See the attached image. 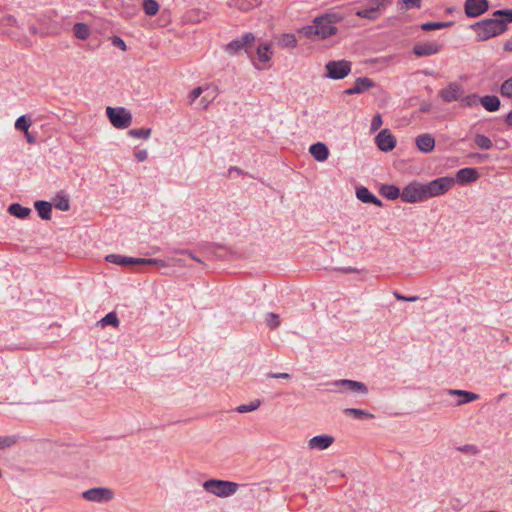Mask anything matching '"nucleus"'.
Wrapping results in <instances>:
<instances>
[{
	"mask_svg": "<svg viewBox=\"0 0 512 512\" xmlns=\"http://www.w3.org/2000/svg\"><path fill=\"white\" fill-rule=\"evenodd\" d=\"M31 126V120L28 119L25 115L20 116L15 122V128L17 130L23 131L27 133V130Z\"/></svg>",
	"mask_w": 512,
	"mask_h": 512,
	"instance_id": "nucleus-36",
	"label": "nucleus"
},
{
	"mask_svg": "<svg viewBox=\"0 0 512 512\" xmlns=\"http://www.w3.org/2000/svg\"><path fill=\"white\" fill-rule=\"evenodd\" d=\"M255 40V36L252 33H246L241 38L231 41L226 46V51L230 54H234L252 43Z\"/></svg>",
	"mask_w": 512,
	"mask_h": 512,
	"instance_id": "nucleus-17",
	"label": "nucleus"
},
{
	"mask_svg": "<svg viewBox=\"0 0 512 512\" xmlns=\"http://www.w3.org/2000/svg\"><path fill=\"white\" fill-rule=\"evenodd\" d=\"M354 85L356 87L357 92L360 94L372 88L374 86V83L370 78L359 77L355 80Z\"/></svg>",
	"mask_w": 512,
	"mask_h": 512,
	"instance_id": "nucleus-29",
	"label": "nucleus"
},
{
	"mask_svg": "<svg viewBox=\"0 0 512 512\" xmlns=\"http://www.w3.org/2000/svg\"><path fill=\"white\" fill-rule=\"evenodd\" d=\"M503 48L507 52H512V40H508L504 43Z\"/></svg>",
	"mask_w": 512,
	"mask_h": 512,
	"instance_id": "nucleus-50",
	"label": "nucleus"
},
{
	"mask_svg": "<svg viewBox=\"0 0 512 512\" xmlns=\"http://www.w3.org/2000/svg\"><path fill=\"white\" fill-rule=\"evenodd\" d=\"M471 157H475V158H478L480 160L482 159H487L488 158V155H481V154H478V153H473V154H470Z\"/></svg>",
	"mask_w": 512,
	"mask_h": 512,
	"instance_id": "nucleus-54",
	"label": "nucleus"
},
{
	"mask_svg": "<svg viewBox=\"0 0 512 512\" xmlns=\"http://www.w3.org/2000/svg\"><path fill=\"white\" fill-rule=\"evenodd\" d=\"M203 488L217 497L226 498L236 493L238 484L227 480L209 479L203 483Z\"/></svg>",
	"mask_w": 512,
	"mask_h": 512,
	"instance_id": "nucleus-4",
	"label": "nucleus"
},
{
	"mask_svg": "<svg viewBox=\"0 0 512 512\" xmlns=\"http://www.w3.org/2000/svg\"><path fill=\"white\" fill-rule=\"evenodd\" d=\"M488 8V0H466L464 5L466 15L471 18L482 15Z\"/></svg>",
	"mask_w": 512,
	"mask_h": 512,
	"instance_id": "nucleus-11",
	"label": "nucleus"
},
{
	"mask_svg": "<svg viewBox=\"0 0 512 512\" xmlns=\"http://www.w3.org/2000/svg\"><path fill=\"white\" fill-rule=\"evenodd\" d=\"M357 198L363 203H373L376 206H381L382 202L375 197L366 187H359L356 190Z\"/></svg>",
	"mask_w": 512,
	"mask_h": 512,
	"instance_id": "nucleus-20",
	"label": "nucleus"
},
{
	"mask_svg": "<svg viewBox=\"0 0 512 512\" xmlns=\"http://www.w3.org/2000/svg\"><path fill=\"white\" fill-rule=\"evenodd\" d=\"M395 296H396L397 299L404 300V301H406V298H407V297H404L403 295H399L397 293L395 294Z\"/></svg>",
	"mask_w": 512,
	"mask_h": 512,
	"instance_id": "nucleus-58",
	"label": "nucleus"
},
{
	"mask_svg": "<svg viewBox=\"0 0 512 512\" xmlns=\"http://www.w3.org/2000/svg\"><path fill=\"white\" fill-rule=\"evenodd\" d=\"M474 142L481 149H490L493 146L490 138L483 134H476L474 137Z\"/></svg>",
	"mask_w": 512,
	"mask_h": 512,
	"instance_id": "nucleus-30",
	"label": "nucleus"
},
{
	"mask_svg": "<svg viewBox=\"0 0 512 512\" xmlns=\"http://www.w3.org/2000/svg\"><path fill=\"white\" fill-rule=\"evenodd\" d=\"M143 9L149 16H154L159 11V5L155 0H144Z\"/></svg>",
	"mask_w": 512,
	"mask_h": 512,
	"instance_id": "nucleus-31",
	"label": "nucleus"
},
{
	"mask_svg": "<svg viewBox=\"0 0 512 512\" xmlns=\"http://www.w3.org/2000/svg\"><path fill=\"white\" fill-rule=\"evenodd\" d=\"M334 441L335 439L333 436L323 434L310 438L307 445L311 450L323 451L328 449L334 443Z\"/></svg>",
	"mask_w": 512,
	"mask_h": 512,
	"instance_id": "nucleus-14",
	"label": "nucleus"
},
{
	"mask_svg": "<svg viewBox=\"0 0 512 512\" xmlns=\"http://www.w3.org/2000/svg\"><path fill=\"white\" fill-rule=\"evenodd\" d=\"M441 49L442 46L436 41L421 42L414 45L413 53L419 57H426L439 53Z\"/></svg>",
	"mask_w": 512,
	"mask_h": 512,
	"instance_id": "nucleus-12",
	"label": "nucleus"
},
{
	"mask_svg": "<svg viewBox=\"0 0 512 512\" xmlns=\"http://www.w3.org/2000/svg\"><path fill=\"white\" fill-rule=\"evenodd\" d=\"M31 31H32L33 33H35V32H36V28H35V27H32V28H31Z\"/></svg>",
	"mask_w": 512,
	"mask_h": 512,
	"instance_id": "nucleus-60",
	"label": "nucleus"
},
{
	"mask_svg": "<svg viewBox=\"0 0 512 512\" xmlns=\"http://www.w3.org/2000/svg\"><path fill=\"white\" fill-rule=\"evenodd\" d=\"M478 178V172L475 168H463L457 172V179L461 182H473Z\"/></svg>",
	"mask_w": 512,
	"mask_h": 512,
	"instance_id": "nucleus-22",
	"label": "nucleus"
},
{
	"mask_svg": "<svg viewBox=\"0 0 512 512\" xmlns=\"http://www.w3.org/2000/svg\"><path fill=\"white\" fill-rule=\"evenodd\" d=\"M380 191L384 197L390 200L397 199L399 196L401 197L399 188L394 185H383Z\"/></svg>",
	"mask_w": 512,
	"mask_h": 512,
	"instance_id": "nucleus-25",
	"label": "nucleus"
},
{
	"mask_svg": "<svg viewBox=\"0 0 512 512\" xmlns=\"http://www.w3.org/2000/svg\"><path fill=\"white\" fill-rule=\"evenodd\" d=\"M495 18H487L471 25L476 32L477 41H486L507 30V22H512V9L496 10Z\"/></svg>",
	"mask_w": 512,
	"mask_h": 512,
	"instance_id": "nucleus-1",
	"label": "nucleus"
},
{
	"mask_svg": "<svg viewBox=\"0 0 512 512\" xmlns=\"http://www.w3.org/2000/svg\"><path fill=\"white\" fill-rule=\"evenodd\" d=\"M480 103L489 112L497 111L500 108V100L494 95L480 97Z\"/></svg>",
	"mask_w": 512,
	"mask_h": 512,
	"instance_id": "nucleus-21",
	"label": "nucleus"
},
{
	"mask_svg": "<svg viewBox=\"0 0 512 512\" xmlns=\"http://www.w3.org/2000/svg\"><path fill=\"white\" fill-rule=\"evenodd\" d=\"M383 121H382V116L378 113L376 114L373 118H372V121H371V131L372 132H375L377 131L381 125H382Z\"/></svg>",
	"mask_w": 512,
	"mask_h": 512,
	"instance_id": "nucleus-44",
	"label": "nucleus"
},
{
	"mask_svg": "<svg viewBox=\"0 0 512 512\" xmlns=\"http://www.w3.org/2000/svg\"><path fill=\"white\" fill-rule=\"evenodd\" d=\"M82 496L92 502H106L113 498V491L109 488L97 487L86 490Z\"/></svg>",
	"mask_w": 512,
	"mask_h": 512,
	"instance_id": "nucleus-10",
	"label": "nucleus"
},
{
	"mask_svg": "<svg viewBox=\"0 0 512 512\" xmlns=\"http://www.w3.org/2000/svg\"><path fill=\"white\" fill-rule=\"evenodd\" d=\"M462 95H463L462 87L458 83H455V82L450 83L447 87L443 88L439 92V96L445 102L456 101V100L460 99Z\"/></svg>",
	"mask_w": 512,
	"mask_h": 512,
	"instance_id": "nucleus-15",
	"label": "nucleus"
},
{
	"mask_svg": "<svg viewBox=\"0 0 512 512\" xmlns=\"http://www.w3.org/2000/svg\"><path fill=\"white\" fill-rule=\"evenodd\" d=\"M18 441V437L14 435L0 436V449L13 446Z\"/></svg>",
	"mask_w": 512,
	"mask_h": 512,
	"instance_id": "nucleus-39",
	"label": "nucleus"
},
{
	"mask_svg": "<svg viewBox=\"0 0 512 512\" xmlns=\"http://www.w3.org/2000/svg\"><path fill=\"white\" fill-rule=\"evenodd\" d=\"M99 323H101L102 326L112 325L117 327L119 325V320L115 312H110L105 317H103Z\"/></svg>",
	"mask_w": 512,
	"mask_h": 512,
	"instance_id": "nucleus-38",
	"label": "nucleus"
},
{
	"mask_svg": "<svg viewBox=\"0 0 512 512\" xmlns=\"http://www.w3.org/2000/svg\"><path fill=\"white\" fill-rule=\"evenodd\" d=\"M455 181L451 177H441L423 184L425 198L436 197L452 188Z\"/></svg>",
	"mask_w": 512,
	"mask_h": 512,
	"instance_id": "nucleus-5",
	"label": "nucleus"
},
{
	"mask_svg": "<svg viewBox=\"0 0 512 512\" xmlns=\"http://www.w3.org/2000/svg\"><path fill=\"white\" fill-rule=\"evenodd\" d=\"M421 110H422V112H427V110H428V107H426V106H423Z\"/></svg>",
	"mask_w": 512,
	"mask_h": 512,
	"instance_id": "nucleus-59",
	"label": "nucleus"
},
{
	"mask_svg": "<svg viewBox=\"0 0 512 512\" xmlns=\"http://www.w3.org/2000/svg\"><path fill=\"white\" fill-rule=\"evenodd\" d=\"M271 50L269 45L259 46L257 49V55L261 62H268L271 58Z\"/></svg>",
	"mask_w": 512,
	"mask_h": 512,
	"instance_id": "nucleus-35",
	"label": "nucleus"
},
{
	"mask_svg": "<svg viewBox=\"0 0 512 512\" xmlns=\"http://www.w3.org/2000/svg\"><path fill=\"white\" fill-rule=\"evenodd\" d=\"M272 378H281V379H289L290 375L288 373H273L270 375Z\"/></svg>",
	"mask_w": 512,
	"mask_h": 512,
	"instance_id": "nucleus-49",
	"label": "nucleus"
},
{
	"mask_svg": "<svg viewBox=\"0 0 512 512\" xmlns=\"http://www.w3.org/2000/svg\"><path fill=\"white\" fill-rule=\"evenodd\" d=\"M25 136H26V139H27V141H28L29 143H31V144L35 143V141H36V140H35V137H34V136H32V135L29 133V131H28V130H27V133H25Z\"/></svg>",
	"mask_w": 512,
	"mask_h": 512,
	"instance_id": "nucleus-53",
	"label": "nucleus"
},
{
	"mask_svg": "<svg viewBox=\"0 0 512 512\" xmlns=\"http://www.w3.org/2000/svg\"><path fill=\"white\" fill-rule=\"evenodd\" d=\"M309 151L315 160L319 162L325 161L329 156V150L327 146L322 142L312 144L309 148Z\"/></svg>",
	"mask_w": 512,
	"mask_h": 512,
	"instance_id": "nucleus-19",
	"label": "nucleus"
},
{
	"mask_svg": "<svg viewBox=\"0 0 512 512\" xmlns=\"http://www.w3.org/2000/svg\"><path fill=\"white\" fill-rule=\"evenodd\" d=\"M337 21H339V17L336 14H324L316 17L312 25L303 27L301 32L307 38L316 37L323 40L337 33L338 29L335 26Z\"/></svg>",
	"mask_w": 512,
	"mask_h": 512,
	"instance_id": "nucleus-2",
	"label": "nucleus"
},
{
	"mask_svg": "<svg viewBox=\"0 0 512 512\" xmlns=\"http://www.w3.org/2000/svg\"><path fill=\"white\" fill-rule=\"evenodd\" d=\"M417 299H418V297L413 296V297H408V298H406V301L414 302V301H416Z\"/></svg>",
	"mask_w": 512,
	"mask_h": 512,
	"instance_id": "nucleus-57",
	"label": "nucleus"
},
{
	"mask_svg": "<svg viewBox=\"0 0 512 512\" xmlns=\"http://www.w3.org/2000/svg\"><path fill=\"white\" fill-rule=\"evenodd\" d=\"M106 114L111 124L117 129H125L131 125L132 115L124 107H111L106 108Z\"/></svg>",
	"mask_w": 512,
	"mask_h": 512,
	"instance_id": "nucleus-6",
	"label": "nucleus"
},
{
	"mask_svg": "<svg viewBox=\"0 0 512 512\" xmlns=\"http://www.w3.org/2000/svg\"><path fill=\"white\" fill-rule=\"evenodd\" d=\"M326 76L331 79L340 80L345 78L351 71V62L347 60L329 61L325 65Z\"/></svg>",
	"mask_w": 512,
	"mask_h": 512,
	"instance_id": "nucleus-7",
	"label": "nucleus"
},
{
	"mask_svg": "<svg viewBox=\"0 0 512 512\" xmlns=\"http://www.w3.org/2000/svg\"><path fill=\"white\" fill-rule=\"evenodd\" d=\"M54 206L61 211H68L70 209V202L67 195L58 193L54 198Z\"/></svg>",
	"mask_w": 512,
	"mask_h": 512,
	"instance_id": "nucleus-28",
	"label": "nucleus"
},
{
	"mask_svg": "<svg viewBox=\"0 0 512 512\" xmlns=\"http://www.w3.org/2000/svg\"><path fill=\"white\" fill-rule=\"evenodd\" d=\"M8 212L13 216L22 219L31 213V209L28 207H23L18 203H13L8 207Z\"/></svg>",
	"mask_w": 512,
	"mask_h": 512,
	"instance_id": "nucleus-24",
	"label": "nucleus"
},
{
	"mask_svg": "<svg viewBox=\"0 0 512 512\" xmlns=\"http://www.w3.org/2000/svg\"><path fill=\"white\" fill-rule=\"evenodd\" d=\"M449 394L450 395L462 396L464 398L463 400L458 402V405L463 404V403H467V402H471V401L477 400L479 398L478 394H475V393H472V392H468V391H464V390H453V389H451V390H449Z\"/></svg>",
	"mask_w": 512,
	"mask_h": 512,
	"instance_id": "nucleus-27",
	"label": "nucleus"
},
{
	"mask_svg": "<svg viewBox=\"0 0 512 512\" xmlns=\"http://www.w3.org/2000/svg\"><path fill=\"white\" fill-rule=\"evenodd\" d=\"M415 142H416L417 148L421 152H424V153H429V152L433 151V149L435 147V139L433 138L432 135H430L428 133L419 135L416 138Z\"/></svg>",
	"mask_w": 512,
	"mask_h": 512,
	"instance_id": "nucleus-18",
	"label": "nucleus"
},
{
	"mask_svg": "<svg viewBox=\"0 0 512 512\" xmlns=\"http://www.w3.org/2000/svg\"><path fill=\"white\" fill-rule=\"evenodd\" d=\"M335 386H343L346 390H349L353 393L366 395L368 393V388L363 382L349 380V379H340L334 382Z\"/></svg>",
	"mask_w": 512,
	"mask_h": 512,
	"instance_id": "nucleus-16",
	"label": "nucleus"
},
{
	"mask_svg": "<svg viewBox=\"0 0 512 512\" xmlns=\"http://www.w3.org/2000/svg\"><path fill=\"white\" fill-rule=\"evenodd\" d=\"M500 93L503 97L512 98V77L506 79L501 84Z\"/></svg>",
	"mask_w": 512,
	"mask_h": 512,
	"instance_id": "nucleus-37",
	"label": "nucleus"
},
{
	"mask_svg": "<svg viewBox=\"0 0 512 512\" xmlns=\"http://www.w3.org/2000/svg\"><path fill=\"white\" fill-rule=\"evenodd\" d=\"M266 323L271 329H275L280 325L279 315L275 313H268L266 316Z\"/></svg>",
	"mask_w": 512,
	"mask_h": 512,
	"instance_id": "nucleus-43",
	"label": "nucleus"
},
{
	"mask_svg": "<svg viewBox=\"0 0 512 512\" xmlns=\"http://www.w3.org/2000/svg\"><path fill=\"white\" fill-rule=\"evenodd\" d=\"M111 42L115 47L120 48L122 51H126L127 47H126L125 42L122 40V38H120L118 36H113L111 39Z\"/></svg>",
	"mask_w": 512,
	"mask_h": 512,
	"instance_id": "nucleus-46",
	"label": "nucleus"
},
{
	"mask_svg": "<svg viewBox=\"0 0 512 512\" xmlns=\"http://www.w3.org/2000/svg\"><path fill=\"white\" fill-rule=\"evenodd\" d=\"M75 37L86 40L90 36V28L85 23H76L73 27Z\"/></svg>",
	"mask_w": 512,
	"mask_h": 512,
	"instance_id": "nucleus-26",
	"label": "nucleus"
},
{
	"mask_svg": "<svg viewBox=\"0 0 512 512\" xmlns=\"http://www.w3.org/2000/svg\"><path fill=\"white\" fill-rule=\"evenodd\" d=\"M462 105L466 107H474L478 103H480V97H478L476 94H470L468 96H465L461 99Z\"/></svg>",
	"mask_w": 512,
	"mask_h": 512,
	"instance_id": "nucleus-41",
	"label": "nucleus"
},
{
	"mask_svg": "<svg viewBox=\"0 0 512 512\" xmlns=\"http://www.w3.org/2000/svg\"><path fill=\"white\" fill-rule=\"evenodd\" d=\"M401 199L406 203H415L426 200L423 184L411 182L401 192Z\"/></svg>",
	"mask_w": 512,
	"mask_h": 512,
	"instance_id": "nucleus-8",
	"label": "nucleus"
},
{
	"mask_svg": "<svg viewBox=\"0 0 512 512\" xmlns=\"http://www.w3.org/2000/svg\"><path fill=\"white\" fill-rule=\"evenodd\" d=\"M461 451H464V452H470V451H475L474 447L473 446H470V445H466L464 446L463 448H460Z\"/></svg>",
	"mask_w": 512,
	"mask_h": 512,
	"instance_id": "nucleus-55",
	"label": "nucleus"
},
{
	"mask_svg": "<svg viewBox=\"0 0 512 512\" xmlns=\"http://www.w3.org/2000/svg\"><path fill=\"white\" fill-rule=\"evenodd\" d=\"M345 414L352 415L355 418H361V417H369L373 418V414H370L364 410L357 409V408H347L344 410Z\"/></svg>",
	"mask_w": 512,
	"mask_h": 512,
	"instance_id": "nucleus-40",
	"label": "nucleus"
},
{
	"mask_svg": "<svg viewBox=\"0 0 512 512\" xmlns=\"http://www.w3.org/2000/svg\"><path fill=\"white\" fill-rule=\"evenodd\" d=\"M106 260L119 264V265H134V264H160L164 266V262L158 259H147V258H129L121 255L110 254L106 256Z\"/></svg>",
	"mask_w": 512,
	"mask_h": 512,
	"instance_id": "nucleus-9",
	"label": "nucleus"
},
{
	"mask_svg": "<svg viewBox=\"0 0 512 512\" xmlns=\"http://www.w3.org/2000/svg\"><path fill=\"white\" fill-rule=\"evenodd\" d=\"M392 4V0H366L363 7L356 11V16L371 21H375L381 17L388 6Z\"/></svg>",
	"mask_w": 512,
	"mask_h": 512,
	"instance_id": "nucleus-3",
	"label": "nucleus"
},
{
	"mask_svg": "<svg viewBox=\"0 0 512 512\" xmlns=\"http://www.w3.org/2000/svg\"><path fill=\"white\" fill-rule=\"evenodd\" d=\"M207 105H208V101L206 100V97H203V99L200 102V106L202 108H205V107H207Z\"/></svg>",
	"mask_w": 512,
	"mask_h": 512,
	"instance_id": "nucleus-56",
	"label": "nucleus"
},
{
	"mask_svg": "<svg viewBox=\"0 0 512 512\" xmlns=\"http://www.w3.org/2000/svg\"><path fill=\"white\" fill-rule=\"evenodd\" d=\"M151 128L130 129L128 134L134 138L148 139L151 135Z\"/></svg>",
	"mask_w": 512,
	"mask_h": 512,
	"instance_id": "nucleus-33",
	"label": "nucleus"
},
{
	"mask_svg": "<svg viewBox=\"0 0 512 512\" xmlns=\"http://www.w3.org/2000/svg\"><path fill=\"white\" fill-rule=\"evenodd\" d=\"M35 208L42 219L49 220L51 218L52 206L49 202L37 201L35 202Z\"/></svg>",
	"mask_w": 512,
	"mask_h": 512,
	"instance_id": "nucleus-23",
	"label": "nucleus"
},
{
	"mask_svg": "<svg viewBox=\"0 0 512 512\" xmlns=\"http://www.w3.org/2000/svg\"><path fill=\"white\" fill-rule=\"evenodd\" d=\"M280 41L285 47L294 48L297 45V39L294 34H285Z\"/></svg>",
	"mask_w": 512,
	"mask_h": 512,
	"instance_id": "nucleus-42",
	"label": "nucleus"
},
{
	"mask_svg": "<svg viewBox=\"0 0 512 512\" xmlns=\"http://www.w3.org/2000/svg\"><path fill=\"white\" fill-rule=\"evenodd\" d=\"M261 405V401L256 399V400H253L252 402H250L249 404H243V405H240L236 408V411L239 412V413H247V412H251V411H254L256 409H258Z\"/></svg>",
	"mask_w": 512,
	"mask_h": 512,
	"instance_id": "nucleus-34",
	"label": "nucleus"
},
{
	"mask_svg": "<svg viewBox=\"0 0 512 512\" xmlns=\"http://www.w3.org/2000/svg\"><path fill=\"white\" fill-rule=\"evenodd\" d=\"M135 158L139 161V162H143L147 159L148 157V153H147V150L145 149H142V150H138L135 152Z\"/></svg>",
	"mask_w": 512,
	"mask_h": 512,
	"instance_id": "nucleus-48",
	"label": "nucleus"
},
{
	"mask_svg": "<svg viewBox=\"0 0 512 512\" xmlns=\"http://www.w3.org/2000/svg\"><path fill=\"white\" fill-rule=\"evenodd\" d=\"M452 22H426L421 25L422 30L430 31L451 26Z\"/></svg>",
	"mask_w": 512,
	"mask_h": 512,
	"instance_id": "nucleus-32",
	"label": "nucleus"
},
{
	"mask_svg": "<svg viewBox=\"0 0 512 512\" xmlns=\"http://www.w3.org/2000/svg\"><path fill=\"white\" fill-rule=\"evenodd\" d=\"M375 140L378 148L384 152L391 151L396 145V139L388 129L381 130Z\"/></svg>",
	"mask_w": 512,
	"mask_h": 512,
	"instance_id": "nucleus-13",
	"label": "nucleus"
},
{
	"mask_svg": "<svg viewBox=\"0 0 512 512\" xmlns=\"http://www.w3.org/2000/svg\"><path fill=\"white\" fill-rule=\"evenodd\" d=\"M203 92V89L202 87H196L194 88L190 95H189V98H190V102L193 103Z\"/></svg>",
	"mask_w": 512,
	"mask_h": 512,
	"instance_id": "nucleus-47",
	"label": "nucleus"
},
{
	"mask_svg": "<svg viewBox=\"0 0 512 512\" xmlns=\"http://www.w3.org/2000/svg\"><path fill=\"white\" fill-rule=\"evenodd\" d=\"M505 122L508 126H512V110L507 114Z\"/></svg>",
	"mask_w": 512,
	"mask_h": 512,
	"instance_id": "nucleus-52",
	"label": "nucleus"
},
{
	"mask_svg": "<svg viewBox=\"0 0 512 512\" xmlns=\"http://www.w3.org/2000/svg\"><path fill=\"white\" fill-rule=\"evenodd\" d=\"M402 3L406 9L421 7V0H402Z\"/></svg>",
	"mask_w": 512,
	"mask_h": 512,
	"instance_id": "nucleus-45",
	"label": "nucleus"
},
{
	"mask_svg": "<svg viewBox=\"0 0 512 512\" xmlns=\"http://www.w3.org/2000/svg\"><path fill=\"white\" fill-rule=\"evenodd\" d=\"M345 93H346L347 95L359 94V93L357 92V90H356L355 85H354L353 87H351V88L346 89V90H345Z\"/></svg>",
	"mask_w": 512,
	"mask_h": 512,
	"instance_id": "nucleus-51",
	"label": "nucleus"
}]
</instances>
